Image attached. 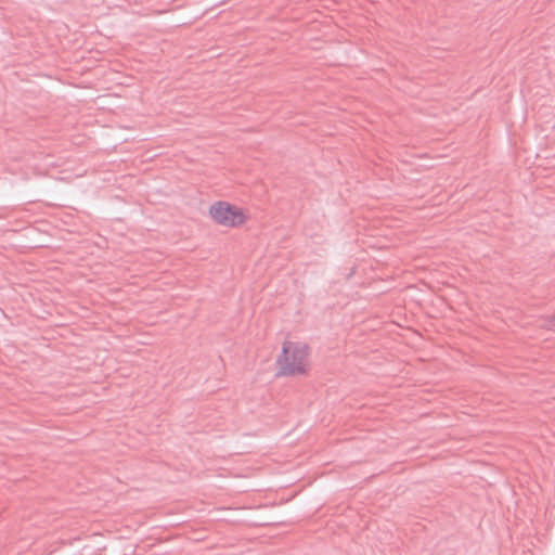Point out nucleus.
<instances>
[{
  "mask_svg": "<svg viewBox=\"0 0 555 555\" xmlns=\"http://www.w3.org/2000/svg\"><path fill=\"white\" fill-rule=\"evenodd\" d=\"M309 348L306 344L285 341L278 357L279 375L295 376L307 372Z\"/></svg>",
  "mask_w": 555,
  "mask_h": 555,
  "instance_id": "1",
  "label": "nucleus"
},
{
  "mask_svg": "<svg viewBox=\"0 0 555 555\" xmlns=\"http://www.w3.org/2000/svg\"><path fill=\"white\" fill-rule=\"evenodd\" d=\"M209 214L219 224L224 227H237L244 223L243 211L227 202H217L210 206Z\"/></svg>",
  "mask_w": 555,
  "mask_h": 555,
  "instance_id": "2",
  "label": "nucleus"
},
{
  "mask_svg": "<svg viewBox=\"0 0 555 555\" xmlns=\"http://www.w3.org/2000/svg\"><path fill=\"white\" fill-rule=\"evenodd\" d=\"M547 327L555 331V314L547 321Z\"/></svg>",
  "mask_w": 555,
  "mask_h": 555,
  "instance_id": "3",
  "label": "nucleus"
}]
</instances>
